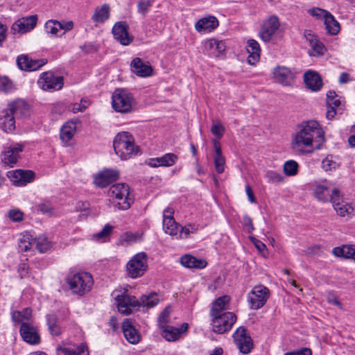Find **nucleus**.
<instances>
[{
  "label": "nucleus",
  "mask_w": 355,
  "mask_h": 355,
  "mask_svg": "<svg viewBox=\"0 0 355 355\" xmlns=\"http://www.w3.org/2000/svg\"><path fill=\"white\" fill-rule=\"evenodd\" d=\"M324 142V132L315 120L299 124L291 136V148L299 155H307L320 149Z\"/></svg>",
  "instance_id": "nucleus-1"
},
{
  "label": "nucleus",
  "mask_w": 355,
  "mask_h": 355,
  "mask_svg": "<svg viewBox=\"0 0 355 355\" xmlns=\"http://www.w3.org/2000/svg\"><path fill=\"white\" fill-rule=\"evenodd\" d=\"M113 146L116 154L123 160L131 158L139 152L133 136L128 132L118 133L114 139Z\"/></svg>",
  "instance_id": "nucleus-2"
},
{
  "label": "nucleus",
  "mask_w": 355,
  "mask_h": 355,
  "mask_svg": "<svg viewBox=\"0 0 355 355\" xmlns=\"http://www.w3.org/2000/svg\"><path fill=\"white\" fill-rule=\"evenodd\" d=\"M67 283L73 294L83 296L90 291L94 281L89 272H78L69 274L67 277Z\"/></svg>",
  "instance_id": "nucleus-3"
},
{
  "label": "nucleus",
  "mask_w": 355,
  "mask_h": 355,
  "mask_svg": "<svg viewBox=\"0 0 355 355\" xmlns=\"http://www.w3.org/2000/svg\"><path fill=\"white\" fill-rule=\"evenodd\" d=\"M134 105L135 99L130 92L121 88L114 90L112 96V105L116 112L130 113L132 112Z\"/></svg>",
  "instance_id": "nucleus-4"
},
{
  "label": "nucleus",
  "mask_w": 355,
  "mask_h": 355,
  "mask_svg": "<svg viewBox=\"0 0 355 355\" xmlns=\"http://www.w3.org/2000/svg\"><path fill=\"white\" fill-rule=\"evenodd\" d=\"M110 196L116 200V207L119 209L127 210L133 202L130 196V187L127 184L119 183L112 185L109 189Z\"/></svg>",
  "instance_id": "nucleus-5"
},
{
  "label": "nucleus",
  "mask_w": 355,
  "mask_h": 355,
  "mask_svg": "<svg viewBox=\"0 0 355 355\" xmlns=\"http://www.w3.org/2000/svg\"><path fill=\"white\" fill-rule=\"evenodd\" d=\"M147 269V256L144 252L136 254L126 264L127 273L129 277L133 279L144 275Z\"/></svg>",
  "instance_id": "nucleus-6"
},
{
  "label": "nucleus",
  "mask_w": 355,
  "mask_h": 355,
  "mask_svg": "<svg viewBox=\"0 0 355 355\" xmlns=\"http://www.w3.org/2000/svg\"><path fill=\"white\" fill-rule=\"evenodd\" d=\"M270 290L263 284L254 286L248 295L250 309L257 310L262 308L270 297Z\"/></svg>",
  "instance_id": "nucleus-7"
},
{
  "label": "nucleus",
  "mask_w": 355,
  "mask_h": 355,
  "mask_svg": "<svg viewBox=\"0 0 355 355\" xmlns=\"http://www.w3.org/2000/svg\"><path fill=\"white\" fill-rule=\"evenodd\" d=\"M210 317L211 318L212 330L217 334H223L230 331L236 321V316L232 312L210 315Z\"/></svg>",
  "instance_id": "nucleus-8"
},
{
  "label": "nucleus",
  "mask_w": 355,
  "mask_h": 355,
  "mask_svg": "<svg viewBox=\"0 0 355 355\" xmlns=\"http://www.w3.org/2000/svg\"><path fill=\"white\" fill-rule=\"evenodd\" d=\"M37 84L42 90L52 92L62 88L64 80L62 76H55L51 71H46L40 75Z\"/></svg>",
  "instance_id": "nucleus-9"
},
{
  "label": "nucleus",
  "mask_w": 355,
  "mask_h": 355,
  "mask_svg": "<svg viewBox=\"0 0 355 355\" xmlns=\"http://www.w3.org/2000/svg\"><path fill=\"white\" fill-rule=\"evenodd\" d=\"M233 338L235 345L242 354H249L253 349L252 339L245 327H239L234 333Z\"/></svg>",
  "instance_id": "nucleus-10"
},
{
  "label": "nucleus",
  "mask_w": 355,
  "mask_h": 355,
  "mask_svg": "<svg viewBox=\"0 0 355 355\" xmlns=\"http://www.w3.org/2000/svg\"><path fill=\"white\" fill-rule=\"evenodd\" d=\"M330 202L336 213L343 217L353 214L354 208L352 205L343 201V197L338 189L331 191Z\"/></svg>",
  "instance_id": "nucleus-11"
},
{
  "label": "nucleus",
  "mask_w": 355,
  "mask_h": 355,
  "mask_svg": "<svg viewBox=\"0 0 355 355\" xmlns=\"http://www.w3.org/2000/svg\"><path fill=\"white\" fill-rule=\"evenodd\" d=\"M24 146L21 144L14 143L4 148L1 153V162L9 167H13L20 158V153L23 151Z\"/></svg>",
  "instance_id": "nucleus-12"
},
{
  "label": "nucleus",
  "mask_w": 355,
  "mask_h": 355,
  "mask_svg": "<svg viewBox=\"0 0 355 355\" xmlns=\"http://www.w3.org/2000/svg\"><path fill=\"white\" fill-rule=\"evenodd\" d=\"M296 71L294 69L284 66H277L272 71V77L275 82L283 86H289L293 84L295 78Z\"/></svg>",
  "instance_id": "nucleus-13"
},
{
  "label": "nucleus",
  "mask_w": 355,
  "mask_h": 355,
  "mask_svg": "<svg viewBox=\"0 0 355 355\" xmlns=\"http://www.w3.org/2000/svg\"><path fill=\"white\" fill-rule=\"evenodd\" d=\"M115 300L119 311L123 315H129L132 313V309L139 308V300L125 293L118 295Z\"/></svg>",
  "instance_id": "nucleus-14"
},
{
  "label": "nucleus",
  "mask_w": 355,
  "mask_h": 355,
  "mask_svg": "<svg viewBox=\"0 0 355 355\" xmlns=\"http://www.w3.org/2000/svg\"><path fill=\"white\" fill-rule=\"evenodd\" d=\"M277 17L272 15L266 19L259 31V35L263 42H269L279 28Z\"/></svg>",
  "instance_id": "nucleus-15"
},
{
  "label": "nucleus",
  "mask_w": 355,
  "mask_h": 355,
  "mask_svg": "<svg viewBox=\"0 0 355 355\" xmlns=\"http://www.w3.org/2000/svg\"><path fill=\"white\" fill-rule=\"evenodd\" d=\"M37 15H31L17 19L11 26L12 34H24L33 30L36 26Z\"/></svg>",
  "instance_id": "nucleus-16"
},
{
  "label": "nucleus",
  "mask_w": 355,
  "mask_h": 355,
  "mask_svg": "<svg viewBox=\"0 0 355 355\" xmlns=\"http://www.w3.org/2000/svg\"><path fill=\"white\" fill-rule=\"evenodd\" d=\"M8 177L15 186L22 187L31 182L35 178V173L32 171H24L17 169L8 173Z\"/></svg>",
  "instance_id": "nucleus-17"
},
{
  "label": "nucleus",
  "mask_w": 355,
  "mask_h": 355,
  "mask_svg": "<svg viewBox=\"0 0 355 355\" xmlns=\"http://www.w3.org/2000/svg\"><path fill=\"white\" fill-rule=\"evenodd\" d=\"M19 333L24 341L30 345H37L40 343L38 330L33 323H23L19 328Z\"/></svg>",
  "instance_id": "nucleus-18"
},
{
  "label": "nucleus",
  "mask_w": 355,
  "mask_h": 355,
  "mask_svg": "<svg viewBox=\"0 0 355 355\" xmlns=\"http://www.w3.org/2000/svg\"><path fill=\"white\" fill-rule=\"evenodd\" d=\"M119 176V173L116 169H104L94 175V182L96 186L104 188L116 181Z\"/></svg>",
  "instance_id": "nucleus-19"
},
{
  "label": "nucleus",
  "mask_w": 355,
  "mask_h": 355,
  "mask_svg": "<svg viewBox=\"0 0 355 355\" xmlns=\"http://www.w3.org/2000/svg\"><path fill=\"white\" fill-rule=\"evenodd\" d=\"M114 38L123 46L129 45L132 37L128 33V26L125 21L116 22L112 30Z\"/></svg>",
  "instance_id": "nucleus-20"
},
{
  "label": "nucleus",
  "mask_w": 355,
  "mask_h": 355,
  "mask_svg": "<svg viewBox=\"0 0 355 355\" xmlns=\"http://www.w3.org/2000/svg\"><path fill=\"white\" fill-rule=\"evenodd\" d=\"M189 324L184 322L180 327H175L171 325H167L162 328V336L168 342H175L180 339L182 334L187 332Z\"/></svg>",
  "instance_id": "nucleus-21"
},
{
  "label": "nucleus",
  "mask_w": 355,
  "mask_h": 355,
  "mask_svg": "<svg viewBox=\"0 0 355 355\" xmlns=\"http://www.w3.org/2000/svg\"><path fill=\"white\" fill-rule=\"evenodd\" d=\"M121 327L124 337L128 343L132 345L139 343L141 335L130 319H125L122 322Z\"/></svg>",
  "instance_id": "nucleus-22"
},
{
  "label": "nucleus",
  "mask_w": 355,
  "mask_h": 355,
  "mask_svg": "<svg viewBox=\"0 0 355 355\" xmlns=\"http://www.w3.org/2000/svg\"><path fill=\"white\" fill-rule=\"evenodd\" d=\"M17 63L22 70L35 71L44 66L46 61L43 59L33 60L27 55H21L17 57Z\"/></svg>",
  "instance_id": "nucleus-23"
},
{
  "label": "nucleus",
  "mask_w": 355,
  "mask_h": 355,
  "mask_svg": "<svg viewBox=\"0 0 355 355\" xmlns=\"http://www.w3.org/2000/svg\"><path fill=\"white\" fill-rule=\"evenodd\" d=\"M218 19L214 16H207L200 19L195 24L196 30L200 33H208L218 26Z\"/></svg>",
  "instance_id": "nucleus-24"
},
{
  "label": "nucleus",
  "mask_w": 355,
  "mask_h": 355,
  "mask_svg": "<svg viewBox=\"0 0 355 355\" xmlns=\"http://www.w3.org/2000/svg\"><path fill=\"white\" fill-rule=\"evenodd\" d=\"M8 110L17 119H25L30 115L29 106L23 100H17L8 105Z\"/></svg>",
  "instance_id": "nucleus-25"
},
{
  "label": "nucleus",
  "mask_w": 355,
  "mask_h": 355,
  "mask_svg": "<svg viewBox=\"0 0 355 355\" xmlns=\"http://www.w3.org/2000/svg\"><path fill=\"white\" fill-rule=\"evenodd\" d=\"M132 71L140 77H147L151 75L153 69L139 58H134L130 64Z\"/></svg>",
  "instance_id": "nucleus-26"
},
{
  "label": "nucleus",
  "mask_w": 355,
  "mask_h": 355,
  "mask_svg": "<svg viewBox=\"0 0 355 355\" xmlns=\"http://www.w3.org/2000/svg\"><path fill=\"white\" fill-rule=\"evenodd\" d=\"M230 297L228 295H223L219 297L212 303L210 309V315H216L218 314H223L228 312L230 309Z\"/></svg>",
  "instance_id": "nucleus-27"
},
{
  "label": "nucleus",
  "mask_w": 355,
  "mask_h": 355,
  "mask_svg": "<svg viewBox=\"0 0 355 355\" xmlns=\"http://www.w3.org/2000/svg\"><path fill=\"white\" fill-rule=\"evenodd\" d=\"M225 44L222 40L209 39L205 42V51L211 56H218L225 51Z\"/></svg>",
  "instance_id": "nucleus-28"
},
{
  "label": "nucleus",
  "mask_w": 355,
  "mask_h": 355,
  "mask_svg": "<svg viewBox=\"0 0 355 355\" xmlns=\"http://www.w3.org/2000/svg\"><path fill=\"white\" fill-rule=\"evenodd\" d=\"M304 81L312 91H318L322 85V79L318 73L308 71L304 75Z\"/></svg>",
  "instance_id": "nucleus-29"
},
{
  "label": "nucleus",
  "mask_w": 355,
  "mask_h": 355,
  "mask_svg": "<svg viewBox=\"0 0 355 355\" xmlns=\"http://www.w3.org/2000/svg\"><path fill=\"white\" fill-rule=\"evenodd\" d=\"M180 263L187 268L202 269L207 266V261L202 259H198L190 254H184L180 258Z\"/></svg>",
  "instance_id": "nucleus-30"
},
{
  "label": "nucleus",
  "mask_w": 355,
  "mask_h": 355,
  "mask_svg": "<svg viewBox=\"0 0 355 355\" xmlns=\"http://www.w3.org/2000/svg\"><path fill=\"white\" fill-rule=\"evenodd\" d=\"M110 16V6L107 3H104L97 6L92 16L93 21L96 23H104Z\"/></svg>",
  "instance_id": "nucleus-31"
},
{
  "label": "nucleus",
  "mask_w": 355,
  "mask_h": 355,
  "mask_svg": "<svg viewBox=\"0 0 355 355\" xmlns=\"http://www.w3.org/2000/svg\"><path fill=\"white\" fill-rule=\"evenodd\" d=\"M247 51L249 53L248 62L250 64H255L260 58L261 49L259 43L253 39L247 42Z\"/></svg>",
  "instance_id": "nucleus-32"
},
{
  "label": "nucleus",
  "mask_w": 355,
  "mask_h": 355,
  "mask_svg": "<svg viewBox=\"0 0 355 355\" xmlns=\"http://www.w3.org/2000/svg\"><path fill=\"white\" fill-rule=\"evenodd\" d=\"M76 128V121H69L66 122L60 130V139L67 144L75 135Z\"/></svg>",
  "instance_id": "nucleus-33"
},
{
  "label": "nucleus",
  "mask_w": 355,
  "mask_h": 355,
  "mask_svg": "<svg viewBox=\"0 0 355 355\" xmlns=\"http://www.w3.org/2000/svg\"><path fill=\"white\" fill-rule=\"evenodd\" d=\"M163 230L164 232L175 239H180L181 234H180V225L175 220L174 218L166 219L162 221Z\"/></svg>",
  "instance_id": "nucleus-34"
},
{
  "label": "nucleus",
  "mask_w": 355,
  "mask_h": 355,
  "mask_svg": "<svg viewBox=\"0 0 355 355\" xmlns=\"http://www.w3.org/2000/svg\"><path fill=\"white\" fill-rule=\"evenodd\" d=\"M56 355H88V351L85 345H80L76 348H71L66 346H58L56 348Z\"/></svg>",
  "instance_id": "nucleus-35"
},
{
  "label": "nucleus",
  "mask_w": 355,
  "mask_h": 355,
  "mask_svg": "<svg viewBox=\"0 0 355 355\" xmlns=\"http://www.w3.org/2000/svg\"><path fill=\"white\" fill-rule=\"evenodd\" d=\"M313 191L318 201L323 202L330 201L331 194H329V187L326 184H315L313 186Z\"/></svg>",
  "instance_id": "nucleus-36"
},
{
  "label": "nucleus",
  "mask_w": 355,
  "mask_h": 355,
  "mask_svg": "<svg viewBox=\"0 0 355 355\" xmlns=\"http://www.w3.org/2000/svg\"><path fill=\"white\" fill-rule=\"evenodd\" d=\"M333 254L336 257L351 259L355 261V245H345L336 247L332 250Z\"/></svg>",
  "instance_id": "nucleus-37"
},
{
  "label": "nucleus",
  "mask_w": 355,
  "mask_h": 355,
  "mask_svg": "<svg viewBox=\"0 0 355 355\" xmlns=\"http://www.w3.org/2000/svg\"><path fill=\"white\" fill-rule=\"evenodd\" d=\"M15 119H17L7 110L0 117V128L4 132H11L15 128Z\"/></svg>",
  "instance_id": "nucleus-38"
},
{
  "label": "nucleus",
  "mask_w": 355,
  "mask_h": 355,
  "mask_svg": "<svg viewBox=\"0 0 355 355\" xmlns=\"http://www.w3.org/2000/svg\"><path fill=\"white\" fill-rule=\"evenodd\" d=\"M12 319L13 321L23 323H32V309L25 308L21 311H15L12 313Z\"/></svg>",
  "instance_id": "nucleus-39"
},
{
  "label": "nucleus",
  "mask_w": 355,
  "mask_h": 355,
  "mask_svg": "<svg viewBox=\"0 0 355 355\" xmlns=\"http://www.w3.org/2000/svg\"><path fill=\"white\" fill-rule=\"evenodd\" d=\"M34 238L28 232L21 234L18 241L19 249L21 252L30 250L34 244Z\"/></svg>",
  "instance_id": "nucleus-40"
},
{
  "label": "nucleus",
  "mask_w": 355,
  "mask_h": 355,
  "mask_svg": "<svg viewBox=\"0 0 355 355\" xmlns=\"http://www.w3.org/2000/svg\"><path fill=\"white\" fill-rule=\"evenodd\" d=\"M324 23L327 33L330 35H337L340 30V24L330 12L326 16Z\"/></svg>",
  "instance_id": "nucleus-41"
},
{
  "label": "nucleus",
  "mask_w": 355,
  "mask_h": 355,
  "mask_svg": "<svg viewBox=\"0 0 355 355\" xmlns=\"http://www.w3.org/2000/svg\"><path fill=\"white\" fill-rule=\"evenodd\" d=\"M46 322L50 334L53 336H58L62 334V329L58 323V318L54 314L46 316Z\"/></svg>",
  "instance_id": "nucleus-42"
},
{
  "label": "nucleus",
  "mask_w": 355,
  "mask_h": 355,
  "mask_svg": "<svg viewBox=\"0 0 355 355\" xmlns=\"http://www.w3.org/2000/svg\"><path fill=\"white\" fill-rule=\"evenodd\" d=\"M159 302V298L156 293H150L149 295H143L139 300V308L153 307Z\"/></svg>",
  "instance_id": "nucleus-43"
},
{
  "label": "nucleus",
  "mask_w": 355,
  "mask_h": 355,
  "mask_svg": "<svg viewBox=\"0 0 355 355\" xmlns=\"http://www.w3.org/2000/svg\"><path fill=\"white\" fill-rule=\"evenodd\" d=\"M306 39L309 41L311 49L315 52L316 55H323L326 49L323 44L319 42L314 35L308 33L305 35Z\"/></svg>",
  "instance_id": "nucleus-44"
},
{
  "label": "nucleus",
  "mask_w": 355,
  "mask_h": 355,
  "mask_svg": "<svg viewBox=\"0 0 355 355\" xmlns=\"http://www.w3.org/2000/svg\"><path fill=\"white\" fill-rule=\"evenodd\" d=\"M44 29L46 33L51 36H62V34L60 33V21L54 19L48 20L44 25Z\"/></svg>",
  "instance_id": "nucleus-45"
},
{
  "label": "nucleus",
  "mask_w": 355,
  "mask_h": 355,
  "mask_svg": "<svg viewBox=\"0 0 355 355\" xmlns=\"http://www.w3.org/2000/svg\"><path fill=\"white\" fill-rule=\"evenodd\" d=\"M339 167L338 159L332 155H327L322 162V168L327 172L336 171Z\"/></svg>",
  "instance_id": "nucleus-46"
},
{
  "label": "nucleus",
  "mask_w": 355,
  "mask_h": 355,
  "mask_svg": "<svg viewBox=\"0 0 355 355\" xmlns=\"http://www.w3.org/2000/svg\"><path fill=\"white\" fill-rule=\"evenodd\" d=\"M299 164L293 159L285 162L283 166L284 173L287 176H294L298 173Z\"/></svg>",
  "instance_id": "nucleus-47"
},
{
  "label": "nucleus",
  "mask_w": 355,
  "mask_h": 355,
  "mask_svg": "<svg viewBox=\"0 0 355 355\" xmlns=\"http://www.w3.org/2000/svg\"><path fill=\"white\" fill-rule=\"evenodd\" d=\"M264 178L270 184H277L284 181V177L281 173L272 170L267 171Z\"/></svg>",
  "instance_id": "nucleus-48"
},
{
  "label": "nucleus",
  "mask_w": 355,
  "mask_h": 355,
  "mask_svg": "<svg viewBox=\"0 0 355 355\" xmlns=\"http://www.w3.org/2000/svg\"><path fill=\"white\" fill-rule=\"evenodd\" d=\"M34 244H35L37 250L41 253L47 252L51 247V243L44 236H39L37 239H35Z\"/></svg>",
  "instance_id": "nucleus-49"
},
{
  "label": "nucleus",
  "mask_w": 355,
  "mask_h": 355,
  "mask_svg": "<svg viewBox=\"0 0 355 355\" xmlns=\"http://www.w3.org/2000/svg\"><path fill=\"white\" fill-rule=\"evenodd\" d=\"M15 89L12 81L7 76H0V91L4 93H10Z\"/></svg>",
  "instance_id": "nucleus-50"
},
{
  "label": "nucleus",
  "mask_w": 355,
  "mask_h": 355,
  "mask_svg": "<svg viewBox=\"0 0 355 355\" xmlns=\"http://www.w3.org/2000/svg\"><path fill=\"white\" fill-rule=\"evenodd\" d=\"M171 307H166L160 313L158 318V324L160 329L168 325L171 315Z\"/></svg>",
  "instance_id": "nucleus-51"
},
{
  "label": "nucleus",
  "mask_w": 355,
  "mask_h": 355,
  "mask_svg": "<svg viewBox=\"0 0 355 355\" xmlns=\"http://www.w3.org/2000/svg\"><path fill=\"white\" fill-rule=\"evenodd\" d=\"M178 156L173 153H166L160 157L161 166L169 167L175 164Z\"/></svg>",
  "instance_id": "nucleus-52"
},
{
  "label": "nucleus",
  "mask_w": 355,
  "mask_h": 355,
  "mask_svg": "<svg viewBox=\"0 0 355 355\" xmlns=\"http://www.w3.org/2000/svg\"><path fill=\"white\" fill-rule=\"evenodd\" d=\"M198 231V227L193 224H187L184 227L180 225V234H181V237L180 239H187L189 236L191 234L196 233Z\"/></svg>",
  "instance_id": "nucleus-53"
},
{
  "label": "nucleus",
  "mask_w": 355,
  "mask_h": 355,
  "mask_svg": "<svg viewBox=\"0 0 355 355\" xmlns=\"http://www.w3.org/2000/svg\"><path fill=\"white\" fill-rule=\"evenodd\" d=\"M113 230V226L110 224H106L101 231L98 232L94 235V238L97 240L105 241L107 238L109 237L112 231Z\"/></svg>",
  "instance_id": "nucleus-54"
},
{
  "label": "nucleus",
  "mask_w": 355,
  "mask_h": 355,
  "mask_svg": "<svg viewBox=\"0 0 355 355\" xmlns=\"http://www.w3.org/2000/svg\"><path fill=\"white\" fill-rule=\"evenodd\" d=\"M340 105L339 99L336 98V94L334 91H329L327 94V105L336 108Z\"/></svg>",
  "instance_id": "nucleus-55"
},
{
  "label": "nucleus",
  "mask_w": 355,
  "mask_h": 355,
  "mask_svg": "<svg viewBox=\"0 0 355 355\" xmlns=\"http://www.w3.org/2000/svg\"><path fill=\"white\" fill-rule=\"evenodd\" d=\"M225 128L220 121H216L211 127V133L218 139H220L224 133Z\"/></svg>",
  "instance_id": "nucleus-56"
},
{
  "label": "nucleus",
  "mask_w": 355,
  "mask_h": 355,
  "mask_svg": "<svg viewBox=\"0 0 355 355\" xmlns=\"http://www.w3.org/2000/svg\"><path fill=\"white\" fill-rule=\"evenodd\" d=\"M308 12L310 15L315 17L316 19H323L324 20L326 18V16L329 13V11L317 7L309 9Z\"/></svg>",
  "instance_id": "nucleus-57"
},
{
  "label": "nucleus",
  "mask_w": 355,
  "mask_h": 355,
  "mask_svg": "<svg viewBox=\"0 0 355 355\" xmlns=\"http://www.w3.org/2000/svg\"><path fill=\"white\" fill-rule=\"evenodd\" d=\"M153 5V1L151 0H142L138 2V12L143 15H146L148 12L150 8Z\"/></svg>",
  "instance_id": "nucleus-58"
},
{
  "label": "nucleus",
  "mask_w": 355,
  "mask_h": 355,
  "mask_svg": "<svg viewBox=\"0 0 355 355\" xmlns=\"http://www.w3.org/2000/svg\"><path fill=\"white\" fill-rule=\"evenodd\" d=\"M89 103L87 101L82 99L80 103H76L71 105V111L76 114L78 112H83L88 107Z\"/></svg>",
  "instance_id": "nucleus-59"
},
{
  "label": "nucleus",
  "mask_w": 355,
  "mask_h": 355,
  "mask_svg": "<svg viewBox=\"0 0 355 355\" xmlns=\"http://www.w3.org/2000/svg\"><path fill=\"white\" fill-rule=\"evenodd\" d=\"M60 33L64 35L67 32L73 29L74 24L72 21H60Z\"/></svg>",
  "instance_id": "nucleus-60"
},
{
  "label": "nucleus",
  "mask_w": 355,
  "mask_h": 355,
  "mask_svg": "<svg viewBox=\"0 0 355 355\" xmlns=\"http://www.w3.org/2000/svg\"><path fill=\"white\" fill-rule=\"evenodd\" d=\"M37 209L43 214H51L53 207L48 201L43 202L37 205Z\"/></svg>",
  "instance_id": "nucleus-61"
},
{
  "label": "nucleus",
  "mask_w": 355,
  "mask_h": 355,
  "mask_svg": "<svg viewBox=\"0 0 355 355\" xmlns=\"http://www.w3.org/2000/svg\"><path fill=\"white\" fill-rule=\"evenodd\" d=\"M225 157H214V166L218 173H222L225 170Z\"/></svg>",
  "instance_id": "nucleus-62"
},
{
  "label": "nucleus",
  "mask_w": 355,
  "mask_h": 355,
  "mask_svg": "<svg viewBox=\"0 0 355 355\" xmlns=\"http://www.w3.org/2000/svg\"><path fill=\"white\" fill-rule=\"evenodd\" d=\"M10 219L14 222H19L23 219V213L18 209H12L8 213Z\"/></svg>",
  "instance_id": "nucleus-63"
},
{
  "label": "nucleus",
  "mask_w": 355,
  "mask_h": 355,
  "mask_svg": "<svg viewBox=\"0 0 355 355\" xmlns=\"http://www.w3.org/2000/svg\"><path fill=\"white\" fill-rule=\"evenodd\" d=\"M284 355H312V351L308 347L293 350L284 354Z\"/></svg>",
  "instance_id": "nucleus-64"
}]
</instances>
